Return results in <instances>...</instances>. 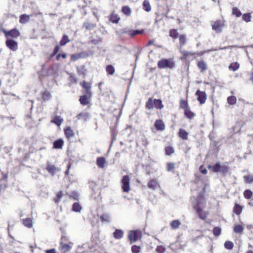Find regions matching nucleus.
I'll use <instances>...</instances> for the list:
<instances>
[{"mask_svg":"<svg viewBox=\"0 0 253 253\" xmlns=\"http://www.w3.org/2000/svg\"><path fill=\"white\" fill-rule=\"evenodd\" d=\"M205 188L203 192L198 195L196 202L193 203L192 207L198 217L201 220H206L209 215V211L204 210L206 206V200L204 196Z\"/></svg>","mask_w":253,"mask_h":253,"instance_id":"1","label":"nucleus"},{"mask_svg":"<svg viewBox=\"0 0 253 253\" xmlns=\"http://www.w3.org/2000/svg\"><path fill=\"white\" fill-rule=\"evenodd\" d=\"M164 106L162 100L160 99L149 98L145 103V108L147 110H151L154 108L161 110L164 108Z\"/></svg>","mask_w":253,"mask_h":253,"instance_id":"2","label":"nucleus"},{"mask_svg":"<svg viewBox=\"0 0 253 253\" xmlns=\"http://www.w3.org/2000/svg\"><path fill=\"white\" fill-rule=\"evenodd\" d=\"M208 169L213 172H221L224 175L229 171V168L225 165H221L220 162H217L214 166L208 165Z\"/></svg>","mask_w":253,"mask_h":253,"instance_id":"3","label":"nucleus"},{"mask_svg":"<svg viewBox=\"0 0 253 253\" xmlns=\"http://www.w3.org/2000/svg\"><path fill=\"white\" fill-rule=\"evenodd\" d=\"M211 26L214 31L216 33H220L225 26V20L223 18L217 19L211 22Z\"/></svg>","mask_w":253,"mask_h":253,"instance_id":"4","label":"nucleus"},{"mask_svg":"<svg viewBox=\"0 0 253 253\" xmlns=\"http://www.w3.org/2000/svg\"><path fill=\"white\" fill-rule=\"evenodd\" d=\"M157 66L159 69H172L175 67V63L172 59H163L158 62Z\"/></svg>","mask_w":253,"mask_h":253,"instance_id":"5","label":"nucleus"},{"mask_svg":"<svg viewBox=\"0 0 253 253\" xmlns=\"http://www.w3.org/2000/svg\"><path fill=\"white\" fill-rule=\"evenodd\" d=\"M142 236V232L141 230L137 229L130 231L128 233V238L131 243L135 242L140 240Z\"/></svg>","mask_w":253,"mask_h":253,"instance_id":"6","label":"nucleus"},{"mask_svg":"<svg viewBox=\"0 0 253 253\" xmlns=\"http://www.w3.org/2000/svg\"><path fill=\"white\" fill-rule=\"evenodd\" d=\"M130 177L128 175H125L121 180L122 189L124 192L128 193L130 190Z\"/></svg>","mask_w":253,"mask_h":253,"instance_id":"7","label":"nucleus"},{"mask_svg":"<svg viewBox=\"0 0 253 253\" xmlns=\"http://www.w3.org/2000/svg\"><path fill=\"white\" fill-rule=\"evenodd\" d=\"M4 36L6 39H10V38L17 39L20 36V32L18 29L16 28L12 29L9 31H4Z\"/></svg>","mask_w":253,"mask_h":253,"instance_id":"8","label":"nucleus"},{"mask_svg":"<svg viewBox=\"0 0 253 253\" xmlns=\"http://www.w3.org/2000/svg\"><path fill=\"white\" fill-rule=\"evenodd\" d=\"M80 85L82 86L84 90V93L88 94V95H92L91 88L92 84L90 82H87L83 81L80 83Z\"/></svg>","mask_w":253,"mask_h":253,"instance_id":"9","label":"nucleus"},{"mask_svg":"<svg viewBox=\"0 0 253 253\" xmlns=\"http://www.w3.org/2000/svg\"><path fill=\"white\" fill-rule=\"evenodd\" d=\"M46 170L51 175L53 176L55 173L60 170V168L56 167L51 163L47 162L46 163Z\"/></svg>","mask_w":253,"mask_h":253,"instance_id":"10","label":"nucleus"},{"mask_svg":"<svg viewBox=\"0 0 253 253\" xmlns=\"http://www.w3.org/2000/svg\"><path fill=\"white\" fill-rule=\"evenodd\" d=\"M195 95L197 97V100L201 104H203L206 102L207 100V94L205 91L197 90L196 92Z\"/></svg>","mask_w":253,"mask_h":253,"instance_id":"11","label":"nucleus"},{"mask_svg":"<svg viewBox=\"0 0 253 253\" xmlns=\"http://www.w3.org/2000/svg\"><path fill=\"white\" fill-rule=\"evenodd\" d=\"M5 44L12 51H16L18 49L17 42L12 39H6Z\"/></svg>","mask_w":253,"mask_h":253,"instance_id":"12","label":"nucleus"},{"mask_svg":"<svg viewBox=\"0 0 253 253\" xmlns=\"http://www.w3.org/2000/svg\"><path fill=\"white\" fill-rule=\"evenodd\" d=\"M109 21L114 24H118L121 20L120 16L116 13L115 11H113L108 16Z\"/></svg>","mask_w":253,"mask_h":253,"instance_id":"13","label":"nucleus"},{"mask_svg":"<svg viewBox=\"0 0 253 253\" xmlns=\"http://www.w3.org/2000/svg\"><path fill=\"white\" fill-rule=\"evenodd\" d=\"M92 95H88V94H84L80 96L79 98L80 103L84 106L87 105L89 104Z\"/></svg>","mask_w":253,"mask_h":253,"instance_id":"14","label":"nucleus"},{"mask_svg":"<svg viewBox=\"0 0 253 253\" xmlns=\"http://www.w3.org/2000/svg\"><path fill=\"white\" fill-rule=\"evenodd\" d=\"M157 131H163L165 129V124L162 120H156L154 125Z\"/></svg>","mask_w":253,"mask_h":253,"instance_id":"15","label":"nucleus"},{"mask_svg":"<svg viewBox=\"0 0 253 253\" xmlns=\"http://www.w3.org/2000/svg\"><path fill=\"white\" fill-rule=\"evenodd\" d=\"M88 56L85 52H81L80 53H75L71 55V61H76L80 58H85Z\"/></svg>","mask_w":253,"mask_h":253,"instance_id":"16","label":"nucleus"},{"mask_svg":"<svg viewBox=\"0 0 253 253\" xmlns=\"http://www.w3.org/2000/svg\"><path fill=\"white\" fill-rule=\"evenodd\" d=\"M181 54L182 56L181 57V60H187L188 59L189 56H194L195 55L197 54L199 56L201 55L202 54L199 53H196L194 52L188 51L186 50L182 51L181 52Z\"/></svg>","mask_w":253,"mask_h":253,"instance_id":"17","label":"nucleus"},{"mask_svg":"<svg viewBox=\"0 0 253 253\" xmlns=\"http://www.w3.org/2000/svg\"><path fill=\"white\" fill-rule=\"evenodd\" d=\"M197 67L201 73L205 72L208 68L207 63L203 60H200L197 62Z\"/></svg>","mask_w":253,"mask_h":253,"instance_id":"18","label":"nucleus"},{"mask_svg":"<svg viewBox=\"0 0 253 253\" xmlns=\"http://www.w3.org/2000/svg\"><path fill=\"white\" fill-rule=\"evenodd\" d=\"M147 186L149 188L155 190L157 187H160V185L159 184L156 179H150L147 183Z\"/></svg>","mask_w":253,"mask_h":253,"instance_id":"19","label":"nucleus"},{"mask_svg":"<svg viewBox=\"0 0 253 253\" xmlns=\"http://www.w3.org/2000/svg\"><path fill=\"white\" fill-rule=\"evenodd\" d=\"M64 134L68 140L75 136L74 130L70 126L66 127L64 129Z\"/></svg>","mask_w":253,"mask_h":253,"instance_id":"20","label":"nucleus"},{"mask_svg":"<svg viewBox=\"0 0 253 253\" xmlns=\"http://www.w3.org/2000/svg\"><path fill=\"white\" fill-rule=\"evenodd\" d=\"M106 164V161L104 157H99L96 159V165L99 168L104 169Z\"/></svg>","mask_w":253,"mask_h":253,"instance_id":"21","label":"nucleus"},{"mask_svg":"<svg viewBox=\"0 0 253 253\" xmlns=\"http://www.w3.org/2000/svg\"><path fill=\"white\" fill-rule=\"evenodd\" d=\"M64 144V141L62 138L58 139L53 143V148L56 149H61Z\"/></svg>","mask_w":253,"mask_h":253,"instance_id":"22","label":"nucleus"},{"mask_svg":"<svg viewBox=\"0 0 253 253\" xmlns=\"http://www.w3.org/2000/svg\"><path fill=\"white\" fill-rule=\"evenodd\" d=\"M243 208L244 206L235 203L233 209V211L236 215H240L242 212Z\"/></svg>","mask_w":253,"mask_h":253,"instance_id":"23","label":"nucleus"},{"mask_svg":"<svg viewBox=\"0 0 253 253\" xmlns=\"http://www.w3.org/2000/svg\"><path fill=\"white\" fill-rule=\"evenodd\" d=\"M178 136L183 140H187L189 133L185 129L180 128L178 133Z\"/></svg>","mask_w":253,"mask_h":253,"instance_id":"24","label":"nucleus"},{"mask_svg":"<svg viewBox=\"0 0 253 253\" xmlns=\"http://www.w3.org/2000/svg\"><path fill=\"white\" fill-rule=\"evenodd\" d=\"M32 15L22 14L19 17V23L24 24L30 21V16Z\"/></svg>","mask_w":253,"mask_h":253,"instance_id":"25","label":"nucleus"},{"mask_svg":"<svg viewBox=\"0 0 253 253\" xmlns=\"http://www.w3.org/2000/svg\"><path fill=\"white\" fill-rule=\"evenodd\" d=\"M125 33L130 37H134L137 35L142 34L143 33V30H128L125 32Z\"/></svg>","mask_w":253,"mask_h":253,"instance_id":"26","label":"nucleus"},{"mask_svg":"<svg viewBox=\"0 0 253 253\" xmlns=\"http://www.w3.org/2000/svg\"><path fill=\"white\" fill-rule=\"evenodd\" d=\"M184 114L185 117L190 120L192 119L195 116V114L189 108L184 111Z\"/></svg>","mask_w":253,"mask_h":253,"instance_id":"27","label":"nucleus"},{"mask_svg":"<svg viewBox=\"0 0 253 253\" xmlns=\"http://www.w3.org/2000/svg\"><path fill=\"white\" fill-rule=\"evenodd\" d=\"M169 36L173 40H175L179 37V34L177 29H172L169 31Z\"/></svg>","mask_w":253,"mask_h":253,"instance_id":"28","label":"nucleus"},{"mask_svg":"<svg viewBox=\"0 0 253 253\" xmlns=\"http://www.w3.org/2000/svg\"><path fill=\"white\" fill-rule=\"evenodd\" d=\"M121 11L126 16H129L131 13V9L127 5L123 6L122 8Z\"/></svg>","mask_w":253,"mask_h":253,"instance_id":"29","label":"nucleus"},{"mask_svg":"<svg viewBox=\"0 0 253 253\" xmlns=\"http://www.w3.org/2000/svg\"><path fill=\"white\" fill-rule=\"evenodd\" d=\"M63 122V119L60 116H56L51 121V122L56 124L57 126H59Z\"/></svg>","mask_w":253,"mask_h":253,"instance_id":"30","label":"nucleus"},{"mask_svg":"<svg viewBox=\"0 0 253 253\" xmlns=\"http://www.w3.org/2000/svg\"><path fill=\"white\" fill-rule=\"evenodd\" d=\"M179 106L181 109H182L184 110L189 108V105L188 101L186 100H184V99H180L179 101Z\"/></svg>","mask_w":253,"mask_h":253,"instance_id":"31","label":"nucleus"},{"mask_svg":"<svg viewBox=\"0 0 253 253\" xmlns=\"http://www.w3.org/2000/svg\"><path fill=\"white\" fill-rule=\"evenodd\" d=\"M143 9L146 12L151 10V6L148 0H144L143 2Z\"/></svg>","mask_w":253,"mask_h":253,"instance_id":"32","label":"nucleus"},{"mask_svg":"<svg viewBox=\"0 0 253 253\" xmlns=\"http://www.w3.org/2000/svg\"><path fill=\"white\" fill-rule=\"evenodd\" d=\"M124 235L123 231L121 230L116 229L113 233L114 237L117 239H121Z\"/></svg>","mask_w":253,"mask_h":253,"instance_id":"33","label":"nucleus"},{"mask_svg":"<svg viewBox=\"0 0 253 253\" xmlns=\"http://www.w3.org/2000/svg\"><path fill=\"white\" fill-rule=\"evenodd\" d=\"M179 44L181 47L184 46L186 42L187 38L185 35L180 34L178 37Z\"/></svg>","mask_w":253,"mask_h":253,"instance_id":"34","label":"nucleus"},{"mask_svg":"<svg viewBox=\"0 0 253 253\" xmlns=\"http://www.w3.org/2000/svg\"><path fill=\"white\" fill-rule=\"evenodd\" d=\"M89 116V114L86 112H82L77 116V118L78 120H81L84 121H86Z\"/></svg>","mask_w":253,"mask_h":253,"instance_id":"35","label":"nucleus"},{"mask_svg":"<svg viewBox=\"0 0 253 253\" xmlns=\"http://www.w3.org/2000/svg\"><path fill=\"white\" fill-rule=\"evenodd\" d=\"M180 224L181 222L178 219L173 220L170 223V226L173 229H177Z\"/></svg>","mask_w":253,"mask_h":253,"instance_id":"36","label":"nucleus"},{"mask_svg":"<svg viewBox=\"0 0 253 253\" xmlns=\"http://www.w3.org/2000/svg\"><path fill=\"white\" fill-rule=\"evenodd\" d=\"M70 41V40H69V37L66 35H64L62 38V39L60 41V45L64 46L67 43L69 42Z\"/></svg>","mask_w":253,"mask_h":253,"instance_id":"37","label":"nucleus"},{"mask_svg":"<svg viewBox=\"0 0 253 253\" xmlns=\"http://www.w3.org/2000/svg\"><path fill=\"white\" fill-rule=\"evenodd\" d=\"M240 67V64L237 62H232L229 66V69L230 71H236Z\"/></svg>","mask_w":253,"mask_h":253,"instance_id":"38","label":"nucleus"},{"mask_svg":"<svg viewBox=\"0 0 253 253\" xmlns=\"http://www.w3.org/2000/svg\"><path fill=\"white\" fill-rule=\"evenodd\" d=\"M64 195V193L62 191H59L55 197L54 198L53 201L56 204H58L60 201L61 199L63 197Z\"/></svg>","mask_w":253,"mask_h":253,"instance_id":"39","label":"nucleus"},{"mask_svg":"<svg viewBox=\"0 0 253 253\" xmlns=\"http://www.w3.org/2000/svg\"><path fill=\"white\" fill-rule=\"evenodd\" d=\"M84 27L86 30H91L93 29L96 27V24L93 23H90L88 22H86L84 23Z\"/></svg>","mask_w":253,"mask_h":253,"instance_id":"40","label":"nucleus"},{"mask_svg":"<svg viewBox=\"0 0 253 253\" xmlns=\"http://www.w3.org/2000/svg\"><path fill=\"white\" fill-rule=\"evenodd\" d=\"M24 225L28 228H31L33 226L32 220L30 218H27L23 220Z\"/></svg>","mask_w":253,"mask_h":253,"instance_id":"41","label":"nucleus"},{"mask_svg":"<svg viewBox=\"0 0 253 253\" xmlns=\"http://www.w3.org/2000/svg\"><path fill=\"white\" fill-rule=\"evenodd\" d=\"M106 71L108 75H113L115 73V70L112 65H108L106 67Z\"/></svg>","mask_w":253,"mask_h":253,"instance_id":"42","label":"nucleus"},{"mask_svg":"<svg viewBox=\"0 0 253 253\" xmlns=\"http://www.w3.org/2000/svg\"><path fill=\"white\" fill-rule=\"evenodd\" d=\"M165 154L168 156H170L174 153V150L172 146H167L165 148Z\"/></svg>","mask_w":253,"mask_h":253,"instance_id":"43","label":"nucleus"},{"mask_svg":"<svg viewBox=\"0 0 253 253\" xmlns=\"http://www.w3.org/2000/svg\"><path fill=\"white\" fill-rule=\"evenodd\" d=\"M82 209V206L79 203H75L72 206V211L75 212H80Z\"/></svg>","mask_w":253,"mask_h":253,"instance_id":"44","label":"nucleus"},{"mask_svg":"<svg viewBox=\"0 0 253 253\" xmlns=\"http://www.w3.org/2000/svg\"><path fill=\"white\" fill-rule=\"evenodd\" d=\"M244 196L246 199H250L253 196V192L250 189H246L243 193Z\"/></svg>","mask_w":253,"mask_h":253,"instance_id":"45","label":"nucleus"},{"mask_svg":"<svg viewBox=\"0 0 253 253\" xmlns=\"http://www.w3.org/2000/svg\"><path fill=\"white\" fill-rule=\"evenodd\" d=\"M227 101L229 105H233L236 103L237 98L235 96H230L227 97Z\"/></svg>","mask_w":253,"mask_h":253,"instance_id":"46","label":"nucleus"},{"mask_svg":"<svg viewBox=\"0 0 253 253\" xmlns=\"http://www.w3.org/2000/svg\"><path fill=\"white\" fill-rule=\"evenodd\" d=\"M77 70L79 75H83L84 77L86 76V70L85 69V66L84 65L82 66L80 69L79 67H77Z\"/></svg>","mask_w":253,"mask_h":253,"instance_id":"47","label":"nucleus"},{"mask_svg":"<svg viewBox=\"0 0 253 253\" xmlns=\"http://www.w3.org/2000/svg\"><path fill=\"white\" fill-rule=\"evenodd\" d=\"M232 14L237 17H240L242 15L241 11L236 7H234L232 8Z\"/></svg>","mask_w":253,"mask_h":253,"instance_id":"48","label":"nucleus"},{"mask_svg":"<svg viewBox=\"0 0 253 253\" xmlns=\"http://www.w3.org/2000/svg\"><path fill=\"white\" fill-rule=\"evenodd\" d=\"M243 226L240 224L236 225L234 227V231L236 233L241 234L243 232Z\"/></svg>","mask_w":253,"mask_h":253,"instance_id":"49","label":"nucleus"},{"mask_svg":"<svg viewBox=\"0 0 253 253\" xmlns=\"http://www.w3.org/2000/svg\"><path fill=\"white\" fill-rule=\"evenodd\" d=\"M51 97V95L48 91H45L42 93V98L44 101L48 100Z\"/></svg>","mask_w":253,"mask_h":253,"instance_id":"50","label":"nucleus"},{"mask_svg":"<svg viewBox=\"0 0 253 253\" xmlns=\"http://www.w3.org/2000/svg\"><path fill=\"white\" fill-rule=\"evenodd\" d=\"M243 178L246 183H251L253 182V176L252 175H244Z\"/></svg>","mask_w":253,"mask_h":253,"instance_id":"51","label":"nucleus"},{"mask_svg":"<svg viewBox=\"0 0 253 253\" xmlns=\"http://www.w3.org/2000/svg\"><path fill=\"white\" fill-rule=\"evenodd\" d=\"M224 246L225 249L231 250L234 248V244L231 241H227L225 242Z\"/></svg>","mask_w":253,"mask_h":253,"instance_id":"52","label":"nucleus"},{"mask_svg":"<svg viewBox=\"0 0 253 253\" xmlns=\"http://www.w3.org/2000/svg\"><path fill=\"white\" fill-rule=\"evenodd\" d=\"M100 220L102 222H108L110 221V217L107 213H104L100 216Z\"/></svg>","mask_w":253,"mask_h":253,"instance_id":"53","label":"nucleus"},{"mask_svg":"<svg viewBox=\"0 0 253 253\" xmlns=\"http://www.w3.org/2000/svg\"><path fill=\"white\" fill-rule=\"evenodd\" d=\"M212 233L215 236H219L221 234V229L219 227H214L213 229Z\"/></svg>","mask_w":253,"mask_h":253,"instance_id":"54","label":"nucleus"},{"mask_svg":"<svg viewBox=\"0 0 253 253\" xmlns=\"http://www.w3.org/2000/svg\"><path fill=\"white\" fill-rule=\"evenodd\" d=\"M111 137H112V142H113L114 141H115L116 139V136L117 134V133L116 132V129L114 127L111 128Z\"/></svg>","mask_w":253,"mask_h":253,"instance_id":"55","label":"nucleus"},{"mask_svg":"<svg viewBox=\"0 0 253 253\" xmlns=\"http://www.w3.org/2000/svg\"><path fill=\"white\" fill-rule=\"evenodd\" d=\"M68 196L70 199H73L74 200H77L79 198L78 194L75 191L72 192Z\"/></svg>","mask_w":253,"mask_h":253,"instance_id":"56","label":"nucleus"},{"mask_svg":"<svg viewBox=\"0 0 253 253\" xmlns=\"http://www.w3.org/2000/svg\"><path fill=\"white\" fill-rule=\"evenodd\" d=\"M61 249L62 251H64V252H67L70 251V250L71 248V247L69 244H67L61 243Z\"/></svg>","mask_w":253,"mask_h":253,"instance_id":"57","label":"nucleus"},{"mask_svg":"<svg viewBox=\"0 0 253 253\" xmlns=\"http://www.w3.org/2000/svg\"><path fill=\"white\" fill-rule=\"evenodd\" d=\"M251 15L250 13H245L242 16V19L246 22L251 21Z\"/></svg>","mask_w":253,"mask_h":253,"instance_id":"58","label":"nucleus"},{"mask_svg":"<svg viewBox=\"0 0 253 253\" xmlns=\"http://www.w3.org/2000/svg\"><path fill=\"white\" fill-rule=\"evenodd\" d=\"M140 247L136 245H133L131 247V251L133 253H139L140 252Z\"/></svg>","mask_w":253,"mask_h":253,"instance_id":"59","label":"nucleus"},{"mask_svg":"<svg viewBox=\"0 0 253 253\" xmlns=\"http://www.w3.org/2000/svg\"><path fill=\"white\" fill-rule=\"evenodd\" d=\"M175 168V165L173 163H168L167 164V169L168 171L173 170Z\"/></svg>","mask_w":253,"mask_h":253,"instance_id":"60","label":"nucleus"},{"mask_svg":"<svg viewBox=\"0 0 253 253\" xmlns=\"http://www.w3.org/2000/svg\"><path fill=\"white\" fill-rule=\"evenodd\" d=\"M69 81L72 83H75L76 84L77 82V80L75 77V76L72 73H69Z\"/></svg>","mask_w":253,"mask_h":253,"instance_id":"61","label":"nucleus"},{"mask_svg":"<svg viewBox=\"0 0 253 253\" xmlns=\"http://www.w3.org/2000/svg\"><path fill=\"white\" fill-rule=\"evenodd\" d=\"M60 45H56L53 49V52L51 55V57H52L54 56L55 55H56V54H57V53L59 52V51L60 50Z\"/></svg>","mask_w":253,"mask_h":253,"instance_id":"62","label":"nucleus"},{"mask_svg":"<svg viewBox=\"0 0 253 253\" xmlns=\"http://www.w3.org/2000/svg\"><path fill=\"white\" fill-rule=\"evenodd\" d=\"M165 251V248L161 245L158 246L156 248V251L158 253H164Z\"/></svg>","mask_w":253,"mask_h":253,"instance_id":"63","label":"nucleus"},{"mask_svg":"<svg viewBox=\"0 0 253 253\" xmlns=\"http://www.w3.org/2000/svg\"><path fill=\"white\" fill-rule=\"evenodd\" d=\"M67 57V54L65 53H58L56 54V59L57 61H59L61 58H62L63 59H65Z\"/></svg>","mask_w":253,"mask_h":253,"instance_id":"64","label":"nucleus"}]
</instances>
